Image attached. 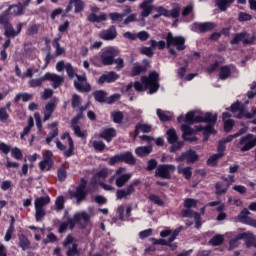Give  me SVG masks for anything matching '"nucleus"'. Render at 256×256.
Segmentation results:
<instances>
[{
	"label": "nucleus",
	"instance_id": "obj_1",
	"mask_svg": "<svg viewBox=\"0 0 256 256\" xmlns=\"http://www.w3.org/2000/svg\"><path fill=\"white\" fill-rule=\"evenodd\" d=\"M0 25L4 27V35L8 39L17 37L21 33V29H23V23H18L16 30L13 28V25L11 24V16H9V11H5L0 14Z\"/></svg>",
	"mask_w": 256,
	"mask_h": 256
},
{
	"label": "nucleus",
	"instance_id": "obj_2",
	"mask_svg": "<svg viewBox=\"0 0 256 256\" xmlns=\"http://www.w3.org/2000/svg\"><path fill=\"white\" fill-rule=\"evenodd\" d=\"M210 123V125L205 127L207 133H213V125L217 123V114H211L207 112L205 116H196L194 111L188 112L186 114V123Z\"/></svg>",
	"mask_w": 256,
	"mask_h": 256
},
{
	"label": "nucleus",
	"instance_id": "obj_3",
	"mask_svg": "<svg viewBox=\"0 0 256 256\" xmlns=\"http://www.w3.org/2000/svg\"><path fill=\"white\" fill-rule=\"evenodd\" d=\"M166 47L169 49L171 55L177 57V51H184V49H186L185 37L173 36V33L168 32L166 36ZM173 47H176L177 51Z\"/></svg>",
	"mask_w": 256,
	"mask_h": 256
},
{
	"label": "nucleus",
	"instance_id": "obj_4",
	"mask_svg": "<svg viewBox=\"0 0 256 256\" xmlns=\"http://www.w3.org/2000/svg\"><path fill=\"white\" fill-rule=\"evenodd\" d=\"M185 210H182V217H193L196 223V229L201 227V215L197 212H194L193 207H197V200L188 198L184 201Z\"/></svg>",
	"mask_w": 256,
	"mask_h": 256
},
{
	"label": "nucleus",
	"instance_id": "obj_5",
	"mask_svg": "<svg viewBox=\"0 0 256 256\" xmlns=\"http://www.w3.org/2000/svg\"><path fill=\"white\" fill-rule=\"evenodd\" d=\"M141 81L146 88L149 89L150 95L159 91V73L153 71L150 72L149 77L142 76Z\"/></svg>",
	"mask_w": 256,
	"mask_h": 256
},
{
	"label": "nucleus",
	"instance_id": "obj_6",
	"mask_svg": "<svg viewBox=\"0 0 256 256\" xmlns=\"http://www.w3.org/2000/svg\"><path fill=\"white\" fill-rule=\"evenodd\" d=\"M119 55V50L116 48L110 47L104 49L100 55V61L104 65H113L115 57Z\"/></svg>",
	"mask_w": 256,
	"mask_h": 256
},
{
	"label": "nucleus",
	"instance_id": "obj_7",
	"mask_svg": "<svg viewBox=\"0 0 256 256\" xmlns=\"http://www.w3.org/2000/svg\"><path fill=\"white\" fill-rule=\"evenodd\" d=\"M141 184V180L136 179L133 180L125 189H119L116 191V199L121 200V199H127V197H131L133 193H135V188L137 185Z\"/></svg>",
	"mask_w": 256,
	"mask_h": 256
},
{
	"label": "nucleus",
	"instance_id": "obj_8",
	"mask_svg": "<svg viewBox=\"0 0 256 256\" xmlns=\"http://www.w3.org/2000/svg\"><path fill=\"white\" fill-rule=\"evenodd\" d=\"M231 111L232 113H237L239 111V114L237 115L238 119H243V117H246V119H253V117H256V108H252V113L247 112L245 108H243L242 103H234L231 105Z\"/></svg>",
	"mask_w": 256,
	"mask_h": 256
},
{
	"label": "nucleus",
	"instance_id": "obj_9",
	"mask_svg": "<svg viewBox=\"0 0 256 256\" xmlns=\"http://www.w3.org/2000/svg\"><path fill=\"white\" fill-rule=\"evenodd\" d=\"M126 170L125 167H120L116 170V187H125L126 183L131 181L133 173H125Z\"/></svg>",
	"mask_w": 256,
	"mask_h": 256
},
{
	"label": "nucleus",
	"instance_id": "obj_10",
	"mask_svg": "<svg viewBox=\"0 0 256 256\" xmlns=\"http://www.w3.org/2000/svg\"><path fill=\"white\" fill-rule=\"evenodd\" d=\"M238 149L241 153H245L247 151H251L253 147H255V142H253V134H247L239 139L237 144Z\"/></svg>",
	"mask_w": 256,
	"mask_h": 256
},
{
	"label": "nucleus",
	"instance_id": "obj_11",
	"mask_svg": "<svg viewBox=\"0 0 256 256\" xmlns=\"http://www.w3.org/2000/svg\"><path fill=\"white\" fill-rule=\"evenodd\" d=\"M173 171H175V166L172 164H163L157 167L155 175L156 177H161V179H170Z\"/></svg>",
	"mask_w": 256,
	"mask_h": 256
},
{
	"label": "nucleus",
	"instance_id": "obj_12",
	"mask_svg": "<svg viewBox=\"0 0 256 256\" xmlns=\"http://www.w3.org/2000/svg\"><path fill=\"white\" fill-rule=\"evenodd\" d=\"M74 87L77 91L84 93H89L91 91V85L87 83V77L85 75H76V80H74Z\"/></svg>",
	"mask_w": 256,
	"mask_h": 256
},
{
	"label": "nucleus",
	"instance_id": "obj_13",
	"mask_svg": "<svg viewBox=\"0 0 256 256\" xmlns=\"http://www.w3.org/2000/svg\"><path fill=\"white\" fill-rule=\"evenodd\" d=\"M231 45H237L243 43V45H253L255 43V37H247V32H240L234 36L230 41Z\"/></svg>",
	"mask_w": 256,
	"mask_h": 256
},
{
	"label": "nucleus",
	"instance_id": "obj_14",
	"mask_svg": "<svg viewBox=\"0 0 256 256\" xmlns=\"http://www.w3.org/2000/svg\"><path fill=\"white\" fill-rule=\"evenodd\" d=\"M63 245L68 249V251L66 252L67 256L79 255V251L77 250V244L75 243L72 235H68L66 237Z\"/></svg>",
	"mask_w": 256,
	"mask_h": 256
},
{
	"label": "nucleus",
	"instance_id": "obj_15",
	"mask_svg": "<svg viewBox=\"0 0 256 256\" xmlns=\"http://www.w3.org/2000/svg\"><path fill=\"white\" fill-rule=\"evenodd\" d=\"M216 27L215 23L213 22H204V23H194L192 24V31H195L196 33H207L209 31H213V29Z\"/></svg>",
	"mask_w": 256,
	"mask_h": 256
},
{
	"label": "nucleus",
	"instance_id": "obj_16",
	"mask_svg": "<svg viewBox=\"0 0 256 256\" xmlns=\"http://www.w3.org/2000/svg\"><path fill=\"white\" fill-rule=\"evenodd\" d=\"M74 223H78L81 227H87L89 225V221L91 220V216L87 214V212H76L72 218Z\"/></svg>",
	"mask_w": 256,
	"mask_h": 256
},
{
	"label": "nucleus",
	"instance_id": "obj_17",
	"mask_svg": "<svg viewBox=\"0 0 256 256\" xmlns=\"http://www.w3.org/2000/svg\"><path fill=\"white\" fill-rule=\"evenodd\" d=\"M44 75H45L46 81L52 82L53 89H57V88L61 87V85H63V83H65V78H63V76H61V75H57L55 73H46Z\"/></svg>",
	"mask_w": 256,
	"mask_h": 256
},
{
	"label": "nucleus",
	"instance_id": "obj_18",
	"mask_svg": "<svg viewBox=\"0 0 256 256\" xmlns=\"http://www.w3.org/2000/svg\"><path fill=\"white\" fill-rule=\"evenodd\" d=\"M70 196L76 199V203L77 205H79V203H81V201H84L85 197H87V191H85V185L81 184L76 188V190L70 191Z\"/></svg>",
	"mask_w": 256,
	"mask_h": 256
},
{
	"label": "nucleus",
	"instance_id": "obj_19",
	"mask_svg": "<svg viewBox=\"0 0 256 256\" xmlns=\"http://www.w3.org/2000/svg\"><path fill=\"white\" fill-rule=\"evenodd\" d=\"M199 159V156L197 153L193 150H189L186 152H183L180 156L176 158V161L181 162V161H187V163H195Z\"/></svg>",
	"mask_w": 256,
	"mask_h": 256
},
{
	"label": "nucleus",
	"instance_id": "obj_20",
	"mask_svg": "<svg viewBox=\"0 0 256 256\" xmlns=\"http://www.w3.org/2000/svg\"><path fill=\"white\" fill-rule=\"evenodd\" d=\"M117 37V28L115 26H111L107 30H102L99 33V38L103 39L104 41H113Z\"/></svg>",
	"mask_w": 256,
	"mask_h": 256
},
{
	"label": "nucleus",
	"instance_id": "obj_21",
	"mask_svg": "<svg viewBox=\"0 0 256 256\" xmlns=\"http://www.w3.org/2000/svg\"><path fill=\"white\" fill-rule=\"evenodd\" d=\"M181 130L183 131L182 137L184 141H197V138L195 137V130H193L189 125L183 124L181 126Z\"/></svg>",
	"mask_w": 256,
	"mask_h": 256
},
{
	"label": "nucleus",
	"instance_id": "obj_22",
	"mask_svg": "<svg viewBox=\"0 0 256 256\" xmlns=\"http://www.w3.org/2000/svg\"><path fill=\"white\" fill-rule=\"evenodd\" d=\"M119 79V74H116L114 71L108 72L107 74H103L100 76L98 83L102 85V83H115Z\"/></svg>",
	"mask_w": 256,
	"mask_h": 256
},
{
	"label": "nucleus",
	"instance_id": "obj_23",
	"mask_svg": "<svg viewBox=\"0 0 256 256\" xmlns=\"http://www.w3.org/2000/svg\"><path fill=\"white\" fill-rule=\"evenodd\" d=\"M140 8L142 9V17H149L153 11V0H145L140 4Z\"/></svg>",
	"mask_w": 256,
	"mask_h": 256
},
{
	"label": "nucleus",
	"instance_id": "obj_24",
	"mask_svg": "<svg viewBox=\"0 0 256 256\" xmlns=\"http://www.w3.org/2000/svg\"><path fill=\"white\" fill-rule=\"evenodd\" d=\"M240 238H242L247 247H255L256 248V239H255V235H253V233L251 232H244V233H240Z\"/></svg>",
	"mask_w": 256,
	"mask_h": 256
},
{
	"label": "nucleus",
	"instance_id": "obj_25",
	"mask_svg": "<svg viewBox=\"0 0 256 256\" xmlns=\"http://www.w3.org/2000/svg\"><path fill=\"white\" fill-rule=\"evenodd\" d=\"M54 111H55V101L51 100L45 106L43 121L44 122L49 121V119H51V115H53Z\"/></svg>",
	"mask_w": 256,
	"mask_h": 256
},
{
	"label": "nucleus",
	"instance_id": "obj_26",
	"mask_svg": "<svg viewBox=\"0 0 256 256\" xmlns=\"http://www.w3.org/2000/svg\"><path fill=\"white\" fill-rule=\"evenodd\" d=\"M235 71V68L233 66H223L220 68V74L219 77L222 81H225V79H229L231 77V73Z\"/></svg>",
	"mask_w": 256,
	"mask_h": 256
},
{
	"label": "nucleus",
	"instance_id": "obj_27",
	"mask_svg": "<svg viewBox=\"0 0 256 256\" xmlns=\"http://www.w3.org/2000/svg\"><path fill=\"white\" fill-rule=\"evenodd\" d=\"M88 21L91 23H101V21H107V14L105 13H100L97 15L95 12H91L88 15Z\"/></svg>",
	"mask_w": 256,
	"mask_h": 256
},
{
	"label": "nucleus",
	"instance_id": "obj_28",
	"mask_svg": "<svg viewBox=\"0 0 256 256\" xmlns=\"http://www.w3.org/2000/svg\"><path fill=\"white\" fill-rule=\"evenodd\" d=\"M115 135H117V132L113 128H108L100 133V137L105 139L108 143H111V140Z\"/></svg>",
	"mask_w": 256,
	"mask_h": 256
},
{
	"label": "nucleus",
	"instance_id": "obj_29",
	"mask_svg": "<svg viewBox=\"0 0 256 256\" xmlns=\"http://www.w3.org/2000/svg\"><path fill=\"white\" fill-rule=\"evenodd\" d=\"M153 131V126L151 124H137L135 127V135H139V133H151Z\"/></svg>",
	"mask_w": 256,
	"mask_h": 256
},
{
	"label": "nucleus",
	"instance_id": "obj_30",
	"mask_svg": "<svg viewBox=\"0 0 256 256\" xmlns=\"http://www.w3.org/2000/svg\"><path fill=\"white\" fill-rule=\"evenodd\" d=\"M151 151H153V147L151 146H139L135 149L138 157H147V155L151 154Z\"/></svg>",
	"mask_w": 256,
	"mask_h": 256
},
{
	"label": "nucleus",
	"instance_id": "obj_31",
	"mask_svg": "<svg viewBox=\"0 0 256 256\" xmlns=\"http://www.w3.org/2000/svg\"><path fill=\"white\" fill-rule=\"evenodd\" d=\"M215 3L221 11H227L235 3V0H215Z\"/></svg>",
	"mask_w": 256,
	"mask_h": 256
},
{
	"label": "nucleus",
	"instance_id": "obj_32",
	"mask_svg": "<svg viewBox=\"0 0 256 256\" xmlns=\"http://www.w3.org/2000/svg\"><path fill=\"white\" fill-rule=\"evenodd\" d=\"M51 203V198L49 196L38 197L34 201L35 207H39V209H43L45 205H49Z\"/></svg>",
	"mask_w": 256,
	"mask_h": 256
},
{
	"label": "nucleus",
	"instance_id": "obj_33",
	"mask_svg": "<svg viewBox=\"0 0 256 256\" xmlns=\"http://www.w3.org/2000/svg\"><path fill=\"white\" fill-rule=\"evenodd\" d=\"M229 185L223 183V182H217L215 184V193L216 195H225L227 191H229Z\"/></svg>",
	"mask_w": 256,
	"mask_h": 256
},
{
	"label": "nucleus",
	"instance_id": "obj_34",
	"mask_svg": "<svg viewBox=\"0 0 256 256\" xmlns=\"http://www.w3.org/2000/svg\"><path fill=\"white\" fill-rule=\"evenodd\" d=\"M120 155L124 163H127L128 165H135L136 160H135V157L133 156V153L125 152V153H120Z\"/></svg>",
	"mask_w": 256,
	"mask_h": 256
},
{
	"label": "nucleus",
	"instance_id": "obj_35",
	"mask_svg": "<svg viewBox=\"0 0 256 256\" xmlns=\"http://www.w3.org/2000/svg\"><path fill=\"white\" fill-rule=\"evenodd\" d=\"M179 15H181V5L174 3L172 5V10H169V17H172V19H179Z\"/></svg>",
	"mask_w": 256,
	"mask_h": 256
},
{
	"label": "nucleus",
	"instance_id": "obj_36",
	"mask_svg": "<svg viewBox=\"0 0 256 256\" xmlns=\"http://www.w3.org/2000/svg\"><path fill=\"white\" fill-rule=\"evenodd\" d=\"M157 116L159 117L160 121H171L173 114L171 112L163 111L161 109H157L156 111Z\"/></svg>",
	"mask_w": 256,
	"mask_h": 256
},
{
	"label": "nucleus",
	"instance_id": "obj_37",
	"mask_svg": "<svg viewBox=\"0 0 256 256\" xmlns=\"http://www.w3.org/2000/svg\"><path fill=\"white\" fill-rule=\"evenodd\" d=\"M19 239V246L21 247L22 251H27L29 247L31 246V242H29V239L25 237V235L21 234L18 236Z\"/></svg>",
	"mask_w": 256,
	"mask_h": 256
},
{
	"label": "nucleus",
	"instance_id": "obj_38",
	"mask_svg": "<svg viewBox=\"0 0 256 256\" xmlns=\"http://www.w3.org/2000/svg\"><path fill=\"white\" fill-rule=\"evenodd\" d=\"M71 228L73 229V227H75V221L73 219H68L67 222H63L60 224L59 226V233H65L67 231V228Z\"/></svg>",
	"mask_w": 256,
	"mask_h": 256
},
{
	"label": "nucleus",
	"instance_id": "obj_39",
	"mask_svg": "<svg viewBox=\"0 0 256 256\" xmlns=\"http://www.w3.org/2000/svg\"><path fill=\"white\" fill-rule=\"evenodd\" d=\"M20 99H22V101H24V103H27V101H31V99H33V95L29 94V93H18L14 97V103H19Z\"/></svg>",
	"mask_w": 256,
	"mask_h": 256
},
{
	"label": "nucleus",
	"instance_id": "obj_40",
	"mask_svg": "<svg viewBox=\"0 0 256 256\" xmlns=\"http://www.w3.org/2000/svg\"><path fill=\"white\" fill-rule=\"evenodd\" d=\"M94 99L98 101V103H105L107 101V93L103 90L96 91L94 93Z\"/></svg>",
	"mask_w": 256,
	"mask_h": 256
},
{
	"label": "nucleus",
	"instance_id": "obj_41",
	"mask_svg": "<svg viewBox=\"0 0 256 256\" xmlns=\"http://www.w3.org/2000/svg\"><path fill=\"white\" fill-rule=\"evenodd\" d=\"M223 241H225V238L223 235L218 234L212 237V239L209 241L210 245H213V247H217L219 245H222Z\"/></svg>",
	"mask_w": 256,
	"mask_h": 256
},
{
	"label": "nucleus",
	"instance_id": "obj_42",
	"mask_svg": "<svg viewBox=\"0 0 256 256\" xmlns=\"http://www.w3.org/2000/svg\"><path fill=\"white\" fill-rule=\"evenodd\" d=\"M35 73H39V68L31 66L26 70L25 73H23L22 79H31Z\"/></svg>",
	"mask_w": 256,
	"mask_h": 256
},
{
	"label": "nucleus",
	"instance_id": "obj_43",
	"mask_svg": "<svg viewBox=\"0 0 256 256\" xmlns=\"http://www.w3.org/2000/svg\"><path fill=\"white\" fill-rule=\"evenodd\" d=\"M64 207H65V197L59 196L55 200L54 209L55 211H63Z\"/></svg>",
	"mask_w": 256,
	"mask_h": 256
},
{
	"label": "nucleus",
	"instance_id": "obj_44",
	"mask_svg": "<svg viewBox=\"0 0 256 256\" xmlns=\"http://www.w3.org/2000/svg\"><path fill=\"white\" fill-rule=\"evenodd\" d=\"M46 81V78H45V75L40 77V78H36V79H31L29 82H28V85L30 87H41V85H43V83H45Z\"/></svg>",
	"mask_w": 256,
	"mask_h": 256
},
{
	"label": "nucleus",
	"instance_id": "obj_45",
	"mask_svg": "<svg viewBox=\"0 0 256 256\" xmlns=\"http://www.w3.org/2000/svg\"><path fill=\"white\" fill-rule=\"evenodd\" d=\"M23 9L25 8L21 3H19L17 5L10 6L7 11H12L13 15H23Z\"/></svg>",
	"mask_w": 256,
	"mask_h": 256
},
{
	"label": "nucleus",
	"instance_id": "obj_46",
	"mask_svg": "<svg viewBox=\"0 0 256 256\" xmlns=\"http://www.w3.org/2000/svg\"><path fill=\"white\" fill-rule=\"evenodd\" d=\"M33 125H35V123L33 122V117H29L28 118V125L24 128V130H23V132H22V134L20 136V139H24L25 135H29Z\"/></svg>",
	"mask_w": 256,
	"mask_h": 256
},
{
	"label": "nucleus",
	"instance_id": "obj_47",
	"mask_svg": "<svg viewBox=\"0 0 256 256\" xmlns=\"http://www.w3.org/2000/svg\"><path fill=\"white\" fill-rule=\"evenodd\" d=\"M53 164V161L43 160L39 163V168L41 169V171H51Z\"/></svg>",
	"mask_w": 256,
	"mask_h": 256
},
{
	"label": "nucleus",
	"instance_id": "obj_48",
	"mask_svg": "<svg viewBox=\"0 0 256 256\" xmlns=\"http://www.w3.org/2000/svg\"><path fill=\"white\" fill-rule=\"evenodd\" d=\"M168 143H177V131L171 128L167 131Z\"/></svg>",
	"mask_w": 256,
	"mask_h": 256
},
{
	"label": "nucleus",
	"instance_id": "obj_49",
	"mask_svg": "<svg viewBox=\"0 0 256 256\" xmlns=\"http://www.w3.org/2000/svg\"><path fill=\"white\" fill-rule=\"evenodd\" d=\"M178 173H180L181 175H184L185 179H191V175H193V173L191 172V167H178Z\"/></svg>",
	"mask_w": 256,
	"mask_h": 256
},
{
	"label": "nucleus",
	"instance_id": "obj_50",
	"mask_svg": "<svg viewBox=\"0 0 256 256\" xmlns=\"http://www.w3.org/2000/svg\"><path fill=\"white\" fill-rule=\"evenodd\" d=\"M71 129H73L76 137H79L80 139L87 137V131H81V127L79 125L71 126Z\"/></svg>",
	"mask_w": 256,
	"mask_h": 256
},
{
	"label": "nucleus",
	"instance_id": "obj_51",
	"mask_svg": "<svg viewBox=\"0 0 256 256\" xmlns=\"http://www.w3.org/2000/svg\"><path fill=\"white\" fill-rule=\"evenodd\" d=\"M109 175V169L108 168H102L100 171H98L94 178L98 179V181H100V179H107Z\"/></svg>",
	"mask_w": 256,
	"mask_h": 256
},
{
	"label": "nucleus",
	"instance_id": "obj_52",
	"mask_svg": "<svg viewBox=\"0 0 256 256\" xmlns=\"http://www.w3.org/2000/svg\"><path fill=\"white\" fill-rule=\"evenodd\" d=\"M241 234H238L237 236H235L234 238H232L229 242V249H236V247H239L240 245V240L243 238H240Z\"/></svg>",
	"mask_w": 256,
	"mask_h": 256
},
{
	"label": "nucleus",
	"instance_id": "obj_53",
	"mask_svg": "<svg viewBox=\"0 0 256 256\" xmlns=\"http://www.w3.org/2000/svg\"><path fill=\"white\" fill-rule=\"evenodd\" d=\"M57 177L59 181H64L65 179H67V169L65 168V166H61L60 168H58Z\"/></svg>",
	"mask_w": 256,
	"mask_h": 256
},
{
	"label": "nucleus",
	"instance_id": "obj_54",
	"mask_svg": "<svg viewBox=\"0 0 256 256\" xmlns=\"http://www.w3.org/2000/svg\"><path fill=\"white\" fill-rule=\"evenodd\" d=\"M70 3H74L75 13H81L85 7V4H83V1L81 0H70Z\"/></svg>",
	"mask_w": 256,
	"mask_h": 256
},
{
	"label": "nucleus",
	"instance_id": "obj_55",
	"mask_svg": "<svg viewBox=\"0 0 256 256\" xmlns=\"http://www.w3.org/2000/svg\"><path fill=\"white\" fill-rule=\"evenodd\" d=\"M92 147H94L95 151H99L100 153L105 150V143L103 141H93Z\"/></svg>",
	"mask_w": 256,
	"mask_h": 256
},
{
	"label": "nucleus",
	"instance_id": "obj_56",
	"mask_svg": "<svg viewBox=\"0 0 256 256\" xmlns=\"http://www.w3.org/2000/svg\"><path fill=\"white\" fill-rule=\"evenodd\" d=\"M65 70L69 79H73V77H77V74H75V69H73V66L71 65V63H66Z\"/></svg>",
	"mask_w": 256,
	"mask_h": 256
},
{
	"label": "nucleus",
	"instance_id": "obj_57",
	"mask_svg": "<svg viewBox=\"0 0 256 256\" xmlns=\"http://www.w3.org/2000/svg\"><path fill=\"white\" fill-rule=\"evenodd\" d=\"M251 214V212H249V209L244 208L239 217L242 223H246L248 219H250L251 217H249V215Z\"/></svg>",
	"mask_w": 256,
	"mask_h": 256
},
{
	"label": "nucleus",
	"instance_id": "obj_58",
	"mask_svg": "<svg viewBox=\"0 0 256 256\" xmlns=\"http://www.w3.org/2000/svg\"><path fill=\"white\" fill-rule=\"evenodd\" d=\"M109 17H110L111 21L119 23V22L123 21V17H125V14H119L117 12H114V13H110Z\"/></svg>",
	"mask_w": 256,
	"mask_h": 256
},
{
	"label": "nucleus",
	"instance_id": "obj_59",
	"mask_svg": "<svg viewBox=\"0 0 256 256\" xmlns=\"http://www.w3.org/2000/svg\"><path fill=\"white\" fill-rule=\"evenodd\" d=\"M221 157H222L221 153L213 154L207 160L208 165H213V166L217 165V160L221 159Z\"/></svg>",
	"mask_w": 256,
	"mask_h": 256
},
{
	"label": "nucleus",
	"instance_id": "obj_60",
	"mask_svg": "<svg viewBox=\"0 0 256 256\" xmlns=\"http://www.w3.org/2000/svg\"><path fill=\"white\" fill-rule=\"evenodd\" d=\"M144 71H146L145 66H134L132 69V77H137V75H141V73H143Z\"/></svg>",
	"mask_w": 256,
	"mask_h": 256
},
{
	"label": "nucleus",
	"instance_id": "obj_61",
	"mask_svg": "<svg viewBox=\"0 0 256 256\" xmlns=\"http://www.w3.org/2000/svg\"><path fill=\"white\" fill-rule=\"evenodd\" d=\"M35 211H36V214H35L36 221H41V219H43V217H45V209L35 207Z\"/></svg>",
	"mask_w": 256,
	"mask_h": 256
},
{
	"label": "nucleus",
	"instance_id": "obj_62",
	"mask_svg": "<svg viewBox=\"0 0 256 256\" xmlns=\"http://www.w3.org/2000/svg\"><path fill=\"white\" fill-rule=\"evenodd\" d=\"M111 117L114 121V123H121V121H123V112H113L111 114Z\"/></svg>",
	"mask_w": 256,
	"mask_h": 256
},
{
	"label": "nucleus",
	"instance_id": "obj_63",
	"mask_svg": "<svg viewBox=\"0 0 256 256\" xmlns=\"http://www.w3.org/2000/svg\"><path fill=\"white\" fill-rule=\"evenodd\" d=\"M79 105H81V97L77 94H73L72 96V107L73 109L79 108Z\"/></svg>",
	"mask_w": 256,
	"mask_h": 256
},
{
	"label": "nucleus",
	"instance_id": "obj_64",
	"mask_svg": "<svg viewBox=\"0 0 256 256\" xmlns=\"http://www.w3.org/2000/svg\"><path fill=\"white\" fill-rule=\"evenodd\" d=\"M233 125H235V121L228 119L224 121V131H226V133H229L231 131V129H233Z\"/></svg>",
	"mask_w": 256,
	"mask_h": 256
}]
</instances>
